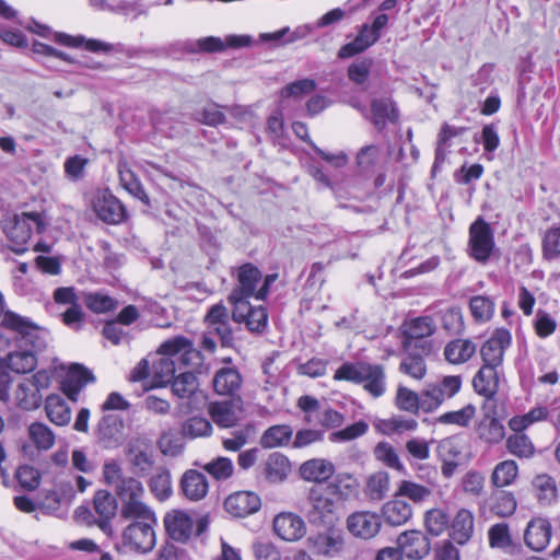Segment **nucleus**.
<instances>
[{"label":"nucleus","instance_id":"e433bc0d","mask_svg":"<svg viewBox=\"0 0 560 560\" xmlns=\"http://www.w3.org/2000/svg\"><path fill=\"white\" fill-rule=\"evenodd\" d=\"M208 411L213 422L221 428H232L238 421V416L232 401L211 402Z\"/></svg>","mask_w":560,"mask_h":560},{"label":"nucleus","instance_id":"c756f323","mask_svg":"<svg viewBox=\"0 0 560 560\" xmlns=\"http://www.w3.org/2000/svg\"><path fill=\"white\" fill-rule=\"evenodd\" d=\"M213 388L219 395H234L242 386V376L235 366H223L213 376Z\"/></svg>","mask_w":560,"mask_h":560},{"label":"nucleus","instance_id":"13d9d810","mask_svg":"<svg viewBox=\"0 0 560 560\" xmlns=\"http://www.w3.org/2000/svg\"><path fill=\"white\" fill-rule=\"evenodd\" d=\"M506 448L512 455L520 458H528L533 456L535 452L534 444L529 438L522 432H515V434L508 438Z\"/></svg>","mask_w":560,"mask_h":560},{"label":"nucleus","instance_id":"5701e85b","mask_svg":"<svg viewBox=\"0 0 560 560\" xmlns=\"http://www.w3.org/2000/svg\"><path fill=\"white\" fill-rule=\"evenodd\" d=\"M291 471L292 465L290 459L279 452L269 454L261 466L262 477L272 485L285 481Z\"/></svg>","mask_w":560,"mask_h":560},{"label":"nucleus","instance_id":"ddd939ff","mask_svg":"<svg viewBox=\"0 0 560 560\" xmlns=\"http://www.w3.org/2000/svg\"><path fill=\"white\" fill-rule=\"evenodd\" d=\"M262 280L260 270L252 264H245L237 270V284L229 295L230 303L257 299L258 284Z\"/></svg>","mask_w":560,"mask_h":560},{"label":"nucleus","instance_id":"9b49d317","mask_svg":"<svg viewBox=\"0 0 560 560\" xmlns=\"http://www.w3.org/2000/svg\"><path fill=\"white\" fill-rule=\"evenodd\" d=\"M493 231L482 218L475 220L469 226L468 254L476 261L485 264L494 249Z\"/></svg>","mask_w":560,"mask_h":560},{"label":"nucleus","instance_id":"4be33fe9","mask_svg":"<svg viewBox=\"0 0 560 560\" xmlns=\"http://www.w3.org/2000/svg\"><path fill=\"white\" fill-rule=\"evenodd\" d=\"M551 538V525L542 517L532 518L524 530V542L534 551H542Z\"/></svg>","mask_w":560,"mask_h":560},{"label":"nucleus","instance_id":"f704fd0d","mask_svg":"<svg viewBox=\"0 0 560 560\" xmlns=\"http://www.w3.org/2000/svg\"><path fill=\"white\" fill-rule=\"evenodd\" d=\"M475 390L486 398H492L499 388V376L495 368L481 366L472 380Z\"/></svg>","mask_w":560,"mask_h":560},{"label":"nucleus","instance_id":"f3484780","mask_svg":"<svg viewBox=\"0 0 560 560\" xmlns=\"http://www.w3.org/2000/svg\"><path fill=\"white\" fill-rule=\"evenodd\" d=\"M163 524L171 539L186 542L192 535L195 523L188 512L174 509L165 513Z\"/></svg>","mask_w":560,"mask_h":560},{"label":"nucleus","instance_id":"3c124183","mask_svg":"<svg viewBox=\"0 0 560 560\" xmlns=\"http://www.w3.org/2000/svg\"><path fill=\"white\" fill-rule=\"evenodd\" d=\"M548 417V409L544 406L532 408L527 413L514 416L509 420V428L514 432H523L529 425L542 421Z\"/></svg>","mask_w":560,"mask_h":560},{"label":"nucleus","instance_id":"aec40b11","mask_svg":"<svg viewBox=\"0 0 560 560\" xmlns=\"http://www.w3.org/2000/svg\"><path fill=\"white\" fill-rule=\"evenodd\" d=\"M231 304L234 322L244 323L250 331H260L266 327L268 316L262 306L253 307L248 300Z\"/></svg>","mask_w":560,"mask_h":560},{"label":"nucleus","instance_id":"79ce46f5","mask_svg":"<svg viewBox=\"0 0 560 560\" xmlns=\"http://www.w3.org/2000/svg\"><path fill=\"white\" fill-rule=\"evenodd\" d=\"M390 490V477L388 472L380 470L366 479L365 483V495L371 501L383 500Z\"/></svg>","mask_w":560,"mask_h":560},{"label":"nucleus","instance_id":"7c9ffc66","mask_svg":"<svg viewBox=\"0 0 560 560\" xmlns=\"http://www.w3.org/2000/svg\"><path fill=\"white\" fill-rule=\"evenodd\" d=\"M489 546L499 549L505 553L514 555L520 550L511 535L510 527L506 523H497L488 529Z\"/></svg>","mask_w":560,"mask_h":560},{"label":"nucleus","instance_id":"20e7f679","mask_svg":"<svg viewBox=\"0 0 560 560\" xmlns=\"http://www.w3.org/2000/svg\"><path fill=\"white\" fill-rule=\"evenodd\" d=\"M159 353L161 357L151 366V375L156 385H164L174 377L175 362L172 357L180 354L185 364L192 359H199V351L194 348V343L189 339L183 336L163 342L159 348Z\"/></svg>","mask_w":560,"mask_h":560},{"label":"nucleus","instance_id":"473e14b6","mask_svg":"<svg viewBox=\"0 0 560 560\" xmlns=\"http://www.w3.org/2000/svg\"><path fill=\"white\" fill-rule=\"evenodd\" d=\"M45 411L49 421L58 427L70 423L71 408L60 395L51 394L45 400Z\"/></svg>","mask_w":560,"mask_h":560},{"label":"nucleus","instance_id":"393cba45","mask_svg":"<svg viewBox=\"0 0 560 560\" xmlns=\"http://www.w3.org/2000/svg\"><path fill=\"white\" fill-rule=\"evenodd\" d=\"M94 382L93 374L81 364H72L61 383L63 393L72 400L77 401L81 389L89 383Z\"/></svg>","mask_w":560,"mask_h":560},{"label":"nucleus","instance_id":"39448f33","mask_svg":"<svg viewBox=\"0 0 560 560\" xmlns=\"http://www.w3.org/2000/svg\"><path fill=\"white\" fill-rule=\"evenodd\" d=\"M3 295L0 293V350L9 347L12 340L23 342L25 346H31L32 349H37L39 345V327L31 319L23 317L14 312H3Z\"/></svg>","mask_w":560,"mask_h":560},{"label":"nucleus","instance_id":"0eeeda50","mask_svg":"<svg viewBox=\"0 0 560 560\" xmlns=\"http://www.w3.org/2000/svg\"><path fill=\"white\" fill-rule=\"evenodd\" d=\"M50 381V373L46 370L22 378L13 393L14 404L23 410L37 409L42 404V392L49 387Z\"/></svg>","mask_w":560,"mask_h":560},{"label":"nucleus","instance_id":"72a5a7b5","mask_svg":"<svg viewBox=\"0 0 560 560\" xmlns=\"http://www.w3.org/2000/svg\"><path fill=\"white\" fill-rule=\"evenodd\" d=\"M378 39V34L371 30L369 25H363L358 36L350 43L343 45L339 51L338 57L346 59L357 54H360L372 46Z\"/></svg>","mask_w":560,"mask_h":560},{"label":"nucleus","instance_id":"c85d7f7f","mask_svg":"<svg viewBox=\"0 0 560 560\" xmlns=\"http://www.w3.org/2000/svg\"><path fill=\"white\" fill-rule=\"evenodd\" d=\"M382 518L387 525L401 526L412 516V508L405 500L396 497L383 504Z\"/></svg>","mask_w":560,"mask_h":560},{"label":"nucleus","instance_id":"c03bdc74","mask_svg":"<svg viewBox=\"0 0 560 560\" xmlns=\"http://www.w3.org/2000/svg\"><path fill=\"white\" fill-rule=\"evenodd\" d=\"M94 509L102 521L98 523L103 530L109 527L110 518L116 514L117 503L115 498L107 491H97L94 497Z\"/></svg>","mask_w":560,"mask_h":560},{"label":"nucleus","instance_id":"cd10ccee","mask_svg":"<svg viewBox=\"0 0 560 560\" xmlns=\"http://www.w3.org/2000/svg\"><path fill=\"white\" fill-rule=\"evenodd\" d=\"M180 489L188 500L200 501L208 493V479L201 471L189 469L180 479Z\"/></svg>","mask_w":560,"mask_h":560},{"label":"nucleus","instance_id":"dca6fc26","mask_svg":"<svg viewBox=\"0 0 560 560\" xmlns=\"http://www.w3.org/2000/svg\"><path fill=\"white\" fill-rule=\"evenodd\" d=\"M511 345V334L508 329L499 328L482 345L480 354L483 361L482 366L498 368L502 364L505 350Z\"/></svg>","mask_w":560,"mask_h":560},{"label":"nucleus","instance_id":"603ef678","mask_svg":"<svg viewBox=\"0 0 560 560\" xmlns=\"http://www.w3.org/2000/svg\"><path fill=\"white\" fill-rule=\"evenodd\" d=\"M36 364L37 360L32 349L14 351L8 355V366L16 373H28Z\"/></svg>","mask_w":560,"mask_h":560},{"label":"nucleus","instance_id":"69168bd1","mask_svg":"<svg viewBox=\"0 0 560 560\" xmlns=\"http://www.w3.org/2000/svg\"><path fill=\"white\" fill-rule=\"evenodd\" d=\"M542 257L553 260L560 257V225L548 229L541 243Z\"/></svg>","mask_w":560,"mask_h":560},{"label":"nucleus","instance_id":"052dcab7","mask_svg":"<svg viewBox=\"0 0 560 560\" xmlns=\"http://www.w3.org/2000/svg\"><path fill=\"white\" fill-rule=\"evenodd\" d=\"M374 455L377 460L382 462L387 467L398 471H405V466L401 463L397 451L389 443L380 442L374 448Z\"/></svg>","mask_w":560,"mask_h":560},{"label":"nucleus","instance_id":"6e6552de","mask_svg":"<svg viewBox=\"0 0 560 560\" xmlns=\"http://www.w3.org/2000/svg\"><path fill=\"white\" fill-rule=\"evenodd\" d=\"M307 503L305 516L310 524L326 526L338 518L336 501L323 486H314L310 489Z\"/></svg>","mask_w":560,"mask_h":560},{"label":"nucleus","instance_id":"9d476101","mask_svg":"<svg viewBox=\"0 0 560 560\" xmlns=\"http://www.w3.org/2000/svg\"><path fill=\"white\" fill-rule=\"evenodd\" d=\"M462 387L459 375H447L442 380L429 383L422 389V411L436 410L446 399L454 397Z\"/></svg>","mask_w":560,"mask_h":560},{"label":"nucleus","instance_id":"864d4df0","mask_svg":"<svg viewBox=\"0 0 560 560\" xmlns=\"http://www.w3.org/2000/svg\"><path fill=\"white\" fill-rule=\"evenodd\" d=\"M121 186L133 197L149 205V197L145 194L140 180L135 176L133 172L126 165L118 166Z\"/></svg>","mask_w":560,"mask_h":560},{"label":"nucleus","instance_id":"412c9836","mask_svg":"<svg viewBox=\"0 0 560 560\" xmlns=\"http://www.w3.org/2000/svg\"><path fill=\"white\" fill-rule=\"evenodd\" d=\"M402 555L409 559H422L430 552V541L420 530H407L397 538Z\"/></svg>","mask_w":560,"mask_h":560},{"label":"nucleus","instance_id":"5fc2aeb1","mask_svg":"<svg viewBox=\"0 0 560 560\" xmlns=\"http://www.w3.org/2000/svg\"><path fill=\"white\" fill-rule=\"evenodd\" d=\"M396 497L408 498L413 503H421L431 495V490L420 483L410 480H401L395 492Z\"/></svg>","mask_w":560,"mask_h":560},{"label":"nucleus","instance_id":"4468645a","mask_svg":"<svg viewBox=\"0 0 560 560\" xmlns=\"http://www.w3.org/2000/svg\"><path fill=\"white\" fill-rule=\"evenodd\" d=\"M382 526L381 516L372 511H355L346 518L347 530L355 538L368 540L375 537Z\"/></svg>","mask_w":560,"mask_h":560},{"label":"nucleus","instance_id":"4c0bfd02","mask_svg":"<svg viewBox=\"0 0 560 560\" xmlns=\"http://www.w3.org/2000/svg\"><path fill=\"white\" fill-rule=\"evenodd\" d=\"M398 119L397 109L389 98L373 100L371 103V121L373 125L382 129L390 121Z\"/></svg>","mask_w":560,"mask_h":560},{"label":"nucleus","instance_id":"b1692460","mask_svg":"<svg viewBox=\"0 0 560 560\" xmlns=\"http://www.w3.org/2000/svg\"><path fill=\"white\" fill-rule=\"evenodd\" d=\"M224 508L233 516L245 517L259 510L260 499L254 492L238 491L225 499Z\"/></svg>","mask_w":560,"mask_h":560},{"label":"nucleus","instance_id":"6ab92c4d","mask_svg":"<svg viewBox=\"0 0 560 560\" xmlns=\"http://www.w3.org/2000/svg\"><path fill=\"white\" fill-rule=\"evenodd\" d=\"M93 211L105 223L118 224L125 218L121 202L107 190L98 191L92 202Z\"/></svg>","mask_w":560,"mask_h":560},{"label":"nucleus","instance_id":"4d7b16f0","mask_svg":"<svg viewBox=\"0 0 560 560\" xmlns=\"http://www.w3.org/2000/svg\"><path fill=\"white\" fill-rule=\"evenodd\" d=\"M86 307L96 314H104L116 310L118 302L103 292H90L83 299Z\"/></svg>","mask_w":560,"mask_h":560},{"label":"nucleus","instance_id":"c9c22d12","mask_svg":"<svg viewBox=\"0 0 560 560\" xmlns=\"http://www.w3.org/2000/svg\"><path fill=\"white\" fill-rule=\"evenodd\" d=\"M323 488L337 501H346L358 492L359 482L351 475H339L332 482Z\"/></svg>","mask_w":560,"mask_h":560},{"label":"nucleus","instance_id":"680f3d73","mask_svg":"<svg viewBox=\"0 0 560 560\" xmlns=\"http://www.w3.org/2000/svg\"><path fill=\"white\" fill-rule=\"evenodd\" d=\"M198 388V381L194 373L184 372L176 376L172 383L174 395L179 398H189Z\"/></svg>","mask_w":560,"mask_h":560},{"label":"nucleus","instance_id":"2eb2a0df","mask_svg":"<svg viewBox=\"0 0 560 560\" xmlns=\"http://www.w3.org/2000/svg\"><path fill=\"white\" fill-rule=\"evenodd\" d=\"M124 420L117 415H104L95 429L97 441L105 448H117L124 442Z\"/></svg>","mask_w":560,"mask_h":560},{"label":"nucleus","instance_id":"338daca9","mask_svg":"<svg viewBox=\"0 0 560 560\" xmlns=\"http://www.w3.org/2000/svg\"><path fill=\"white\" fill-rule=\"evenodd\" d=\"M399 371L415 380H421L427 373V365L421 355L408 354L400 362Z\"/></svg>","mask_w":560,"mask_h":560},{"label":"nucleus","instance_id":"7ed1b4c3","mask_svg":"<svg viewBox=\"0 0 560 560\" xmlns=\"http://www.w3.org/2000/svg\"><path fill=\"white\" fill-rule=\"evenodd\" d=\"M334 380L362 385L373 398L382 397L387 390L386 371L382 364L364 361L346 362L335 371Z\"/></svg>","mask_w":560,"mask_h":560},{"label":"nucleus","instance_id":"bb28decb","mask_svg":"<svg viewBox=\"0 0 560 560\" xmlns=\"http://www.w3.org/2000/svg\"><path fill=\"white\" fill-rule=\"evenodd\" d=\"M335 465L325 458H312L300 466L303 480L316 483L326 482L335 474Z\"/></svg>","mask_w":560,"mask_h":560},{"label":"nucleus","instance_id":"f03ea898","mask_svg":"<svg viewBox=\"0 0 560 560\" xmlns=\"http://www.w3.org/2000/svg\"><path fill=\"white\" fill-rule=\"evenodd\" d=\"M129 524L121 533L125 548L138 553L150 552L156 544L155 526L158 518L152 509L132 510V513L120 515Z\"/></svg>","mask_w":560,"mask_h":560},{"label":"nucleus","instance_id":"774afa93","mask_svg":"<svg viewBox=\"0 0 560 560\" xmlns=\"http://www.w3.org/2000/svg\"><path fill=\"white\" fill-rule=\"evenodd\" d=\"M462 442L455 436L441 440L436 446V454L441 460H457L462 455Z\"/></svg>","mask_w":560,"mask_h":560},{"label":"nucleus","instance_id":"a211bd4d","mask_svg":"<svg viewBox=\"0 0 560 560\" xmlns=\"http://www.w3.org/2000/svg\"><path fill=\"white\" fill-rule=\"evenodd\" d=\"M273 532L284 541L295 542L306 535L304 520L292 512H282L273 518Z\"/></svg>","mask_w":560,"mask_h":560},{"label":"nucleus","instance_id":"423d86ee","mask_svg":"<svg viewBox=\"0 0 560 560\" xmlns=\"http://www.w3.org/2000/svg\"><path fill=\"white\" fill-rule=\"evenodd\" d=\"M2 229L7 237L13 244L15 253H23L26 249L33 230L42 233L46 229V222L38 212H23L20 215L7 218L2 223Z\"/></svg>","mask_w":560,"mask_h":560},{"label":"nucleus","instance_id":"a18cd8bd","mask_svg":"<svg viewBox=\"0 0 560 560\" xmlns=\"http://www.w3.org/2000/svg\"><path fill=\"white\" fill-rule=\"evenodd\" d=\"M466 131L464 127H453L448 124H444L439 133L438 144L435 149V160L433 164V170H436L440 164H442L447 155V148L450 147L448 141L457 137Z\"/></svg>","mask_w":560,"mask_h":560},{"label":"nucleus","instance_id":"09e8293b","mask_svg":"<svg viewBox=\"0 0 560 560\" xmlns=\"http://www.w3.org/2000/svg\"><path fill=\"white\" fill-rule=\"evenodd\" d=\"M518 474L517 464L512 459H506L495 465L491 474V483L498 488H503L513 483Z\"/></svg>","mask_w":560,"mask_h":560},{"label":"nucleus","instance_id":"58836bf2","mask_svg":"<svg viewBox=\"0 0 560 560\" xmlns=\"http://www.w3.org/2000/svg\"><path fill=\"white\" fill-rule=\"evenodd\" d=\"M476 352V345L468 339H456L444 348L445 359L453 364L467 362Z\"/></svg>","mask_w":560,"mask_h":560},{"label":"nucleus","instance_id":"8fccbe9b","mask_svg":"<svg viewBox=\"0 0 560 560\" xmlns=\"http://www.w3.org/2000/svg\"><path fill=\"white\" fill-rule=\"evenodd\" d=\"M495 303L487 295H475L469 301L471 316L478 323L489 322L494 314Z\"/></svg>","mask_w":560,"mask_h":560},{"label":"nucleus","instance_id":"bf43d9fd","mask_svg":"<svg viewBox=\"0 0 560 560\" xmlns=\"http://www.w3.org/2000/svg\"><path fill=\"white\" fill-rule=\"evenodd\" d=\"M187 51L197 52H220L225 50V44L222 38L215 36L201 37L195 40H189L185 44Z\"/></svg>","mask_w":560,"mask_h":560},{"label":"nucleus","instance_id":"2f4dec72","mask_svg":"<svg viewBox=\"0 0 560 560\" xmlns=\"http://www.w3.org/2000/svg\"><path fill=\"white\" fill-rule=\"evenodd\" d=\"M475 517L471 511L460 509L451 524V537L459 545L466 544L472 536Z\"/></svg>","mask_w":560,"mask_h":560},{"label":"nucleus","instance_id":"6e6d98bb","mask_svg":"<svg viewBox=\"0 0 560 560\" xmlns=\"http://www.w3.org/2000/svg\"><path fill=\"white\" fill-rule=\"evenodd\" d=\"M395 404L400 410L417 413L419 409L422 410V392L418 394L405 386H398Z\"/></svg>","mask_w":560,"mask_h":560},{"label":"nucleus","instance_id":"f8f14e48","mask_svg":"<svg viewBox=\"0 0 560 560\" xmlns=\"http://www.w3.org/2000/svg\"><path fill=\"white\" fill-rule=\"evenodd\" d=\"M125 453L136 475L143 477L153 470L154 454L147 438L140 435L131 438L126 445Z\"/></svg>","mask_w":560,"mask_h":560},{"label":"nucleus","instance_id":"a878e982","mask_svg":"<svg viewBox=\"0 0 560 560\" xmlns=\"http://www.w3.org/2000/svg\"><path fill=\"white\" fill-rule=\"evenodd\" d=\"M404 347L409 349L413 340L430 337L435 331L434 320L430 316H420L406 320L402 326Z\"/></svg>","mask_w":560,"mask_h":560},{"label":"nucleus","instance_id":"de8ad7c7","mask_svg":"<svg viewBox=\"0 0 560 560\" xmlns=\"http://www.w3.org/2000/svg\"><path fill=\"white\" fill-rule=\"evenodd\" d=\"M477 432L479 438L489 444H498L505 436L504 425L494 417L483 419L479 423Z\"/></svg>","mask_w":560,"mask_h":560},{"label":"nucleus","instance_id":"0e129e2a","mask_svg":"<svg viewBox=\"0 0 560 560\" xmlns=\"http://www.w3.org/2000/svg\"><path fill=\"white\" fill-rule=\"evenodd\" d=\"M517 502L513 493L509 491H499L494 494V501L491 511L500 517H509L514 514Z\"/></svg>","mask_w":560,"mask_h":560},{"label":"nucleus","instance_id":"1a4fd4ad","mask_svg":"<svg viewBox=\"0 0 560 560\" xmlns=\"http://www.w3.org/2000/svg\"><path fill=\"white\" fill-rule=\"evenodd\" d=\"M306 548L315 556L324 558L340 557L346 549L345 534L340 528L328 527L307 536Z\"/></svg>","mask_w":560,"mask_h":560},{"label":"nucleus","instance_id":"37998d69","mask_svg":"<svg viewBox=\"0 0 560 560\" xmlns=\"http://www.w3.org/2000/svg\"><path fill=\"white\" fill-rule=\"evenodd\" d=\"M293 431L288 424H277L268 428L260 436L259 444L264 448H276L287 445L292 439Z\"/></svg>","mask_w":560,"mask_h":560},{"label":"nucleus","instance_id":"ea45409f","mask_svg":"<svg viewBox=\"0 0 560 560\" xmlns=\"http://www.w3.org/2000/svg\"><path fill=\"white\" fill-rule=\"evenodd\" d=\"M418 428V422L412 418L402 416H394L389 419L378 420L375 423V429L385 435L402 434L406 432H413Z\"/></svg>","mask_w":560,"mask_h":560},{"label":"nucleus","instance_id":"a19ab883","mask_svg":"<svg viewBox=\"0 0 560 560\" xmlns=\"http://www.w3.org/2000/svg\"><path fill=\"white\" fill-rule=\"evenodd\" d=\"M27 435L32 444L39 452L50 450L55 445L54 431L43 422H33L27 428Z\"/></svg>","mask_w":560,"mask_h":560},{"label":"nucleus","instance_id":"f257e3e1","mask_svg":"<svg viewBox=\"0 0 560 560\" xmlns=\"http://www.w3.org/2000/svg\"><path fill=\"white\" fill-rule=\"evenodd\" d=\"M103 477L121 502L120 515L132 513V510L136 509L138 511L151 509L142 500L144 495L142 483L136 477L127 476L117 460H109L104 464Z\"/></svg>","mask_w":560,"mask_h":560},{"label":"nucleus","instance_id":"49530a36","mask_svg":"<svg viewBox=\"0 0 560 560\" xmlns=\"http://www.w3.org/2000/svg\"><path fill=\"white\" fill-rule=\"evenodd\" d=\"M149 487L158 500L164 501L168 499L173 493L172 478L168 469L159 467L151 477Z\"/></svg>","mask_w":560,"mask_h":560},{"label":"nucleus","instance_id":"e2e57ef3","mask_svg":"<svg viewBox=\"0 0 560 560\" xmlns=\"http://www.w3.org/2000/svg\"><path fill=\"white\" fill-rule=\"evenodd\" d=\"M460 487L464 493L469 497L478 498L485 490V476L482 472L470 469L460 480Z\"/></svg>","mask_w":560,"mask_h":560}]
</instances>
